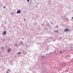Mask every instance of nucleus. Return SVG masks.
I'll list each match as a JSON object with an SVG mask.
<instances>
[{"instance_id":"nucleus-5","label":"nucleus","mask_w":73,"mask_h":73,"mask_svg":"<svg viewBox=\"0 0 73 73\" xmlns=\"http://www.w3.org/2000/svg\"><path fill=\"white\" fill-rule=\"evenodd\" d=\"M10 50H11V49H9L8 50V52H9V51H10Z\"/></svg>"},{"instance_id":"nucleus-4","label":"nucleus","mask_w":73,"mask_h":73,"mask_svg":"<svg viewBox=\"0 0 73 73\" xmlns=\"http://www.w3.org/2000/svg\"><path fill=\"white\" fill-rule=\"evenodd\" d=\"M55 32H58V31H57V30Z\"/></svg>"},{"instance_id":"nucleus-10","label":"nucleus","mask_w":73,"mask_h":73,"mask_svg":"<svg viewBox=\"0 0 73 73\" xmlns=\"http://www.w3.org/2000/svg\"><path fill=\"white\" fill-rule=\"evenodd\" d=\"M60 53H62V52L61 51Z\"/></svg>"},{"instance_id":"nucleus-9","label":"nucleus","mask_w":73,"mask_h":73,"mask_svg":"<svg viewBox=\"0 0 73 73\" xmlns=\"http://www.w3.org/2000/svg\"><path fill=\"white\" fill-rule=\"evenodd\" d=\"M4 8H5V6H4Z\"/></svg>"},{"instance_id":"nucleus-1","label":"nucleus","mask_w":73,"mask_h":73,"mask_svg":"<svg viewBox=\"0 0 73 73\" xmlns=\"http://www.w3.org/2000/svg\"><path fill=\"white\" fill-rule=\"evenodd\" d=\"M21 13V10H19L17 11V14H18L19 13Z\"/></svg>"},{"instance_id":"nucleus-12","label":"nucleus","mask_w":73,"mask_h":73,"mask_svg":"<svg viewBox=\"0 0 73 73\" xmlns=\"http://www.w3.org/2000/svg\"><path fill=\"white\" fill-rule=\"evenodd\" d=\"M57 27H58V26H57Z\"/></svg>"},{"instance_id":"nucleus-7","label":"nucleus","mask_w":73,"mask_h":73,"mask_svg":"<svg viewBox=\"0 0 73 73\" xmlns=\"http://www.w3.org/2000/svg\"><path fill=\"white\" fill-rule=\"evenodd\" d=\"M28 2H29V0H27Z\"/></svg>"},{"instance_id":"nucleus-6","label":"nucleus","mask_w":73,"mask_h":73,"mask_svg":"<svg viewBox=\"0 0 73 73\" xmlns=\"http://www.w3.org/2000/svg\"><path fill=\"white\" fill-rule=\"evenodd\" d=\"M21 53V52H18V54H20Z\"/></svg>"},{"instance_id":"nucleus-8","label":"nucleus","mask_w":73,"mask_h":73,"mask_svg":"<svg viewBox=\"0 0 73 73\" xmlns=\"http://www.w3.org/2000/svg\"><path fill=\"white\" fill-rule=\"evenodd\" d=\"M1 49H4V48L3 47H2Z\"/></svg>"},{"instance_id":"nucleus-13","label":"nucleus","mask_w":73,"mask_h":73,"mask_svg":"<svg viewBox=\"0 0 73 73\" xmlns=\"http://www.w3.org/2000/svg\"><path fill=\"white\" fill-rule=\"evenodd\" d=\"M50 53H51V52H50Z\"/></svg>"},{"instance_id":"nucleus-11","label":"nucleus","mask_w":73,"mask_h":73,"mask_svg":"<svg viewBox=\"0 0 73 73\" xmlns=\"http://www.w3.org/2000/svg\"><path fill=\"white\" fill-rule=\"evenodd\" d=\"M72 19H73V17H72Z\"/></svg>"},{"instance_id":"nucleus-2","label":"nucleus","mask_w":73,"mask_h":73,"mask_svg":"<svg viewBox=\"0 0 73 73\" xmlns=\"http://www.w3.org/2000/svg\"><path fill=\"white\" fill-rule=\"evenodd\" d=\"M69 31L68 29H66L64 30L65 32H68Z\"/></svg>"},{"instance_id":"nucleus-3","label":"nucleus","mask_w":73,"mask_h":73,"mask_svg":"<svg viewBox=\"0 0 73 73\" xmlns=\"http://www.w3.org/2000/svg\"><path fill=\"white\" fill-rule=\"evenodd\" d=\"M3 35H6V31H5L3 33Z\"/></svg>"}]
</instances>
